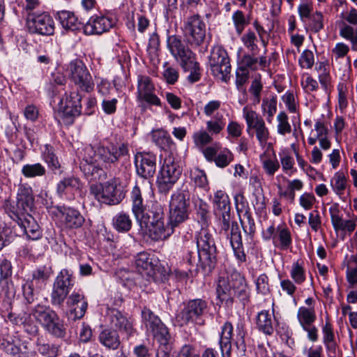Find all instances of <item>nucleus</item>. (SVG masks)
Returning a JSON list of instances; mask_svg holds the SVG:
<instances>
[{
    "label": "nucleus",
    "instance_id": "1",
    "mask_svg": "<svg viewBox=\"0 0 357 357\" xmlns=\"http://www.w3.org/2000/svg\"><path fill=\"white\" fill-rule=\"evenodd\" d=\"M34 207L32 188L27 183H20L16 202L6 200L3 208L6 213L23 229L29 239L38 240L42 236L40 226L30 214Z\"/></svg>",
    "mask_w": 357,
    "mask_h": 357
},
{
    "label": "nucleus",
    "instance_id": "2",
    "mask_svg": "<svg viewBox=\"0 0 357 357\" xmlns=\"http://www.w3.org/2000/svg\"><path fill=\"white\" fill-rule=\"evenodd\" d=\"M128 154V149L124 144L118 146L112 145L110 147L101 146L96 148L86 147L84 156V160L86 162V165H83L84 169L93 175L95 172L103 168H108L111 164Z\"/></svg>",
    "mask_w": 357,
    "mask_h": 357
},
{
    "label": "nucleus",
    "instance_id": "3",
    "mask_svg": "<svg viewBox=\"0 0 357 357\" xmlns=\"http://www.w3.org/2000/svg\"><path fill=\"white\" fill-rule=\"evenodd\" d=\"M197 250L188 251L185 260L190 265H196L204 273H209L217 262V249L213 234L207 229H202L197 238Z\"/></svg>",
    "mask_w": 357,
    "mask_h": 357
},
{
    "label": "nucleus",
    "instance_id": "4",
    "mask_svg": "<svg viewBox=\"0 0 357 357\" xmlns=\"http://www.w3.org/2000/svg\"><path fill=\"white\" fill-rule=\"evenodd\" d=\"M217 297L227 306L234 303V297L245 304L249 301V292L245 278L237 271H233L229 275L220 277L216 287Z\"/></svg>",
    "mask_w": 357,
    "mask_h": 357
},
{
    "label": "nucleus",
    "instance_id": "5",
    "mask_svg": "<svg viewBox=\"0 0 357 357\" xmlns=\"http://www.w3.org/2000/svg\"><path fill=\"white\" fill-rule=\"evenodd\" d=\"M142 323L146 334L152 337L160 345L155 357H169L168 352L171 335L167 326L149 308L144 307L141 312Z\"/></svg>",
    "mask_w": 357,
    "mask_h": 357
},
{
    "label": "nucleus",
    "instance_id": "6",
    "mask_svg": "<svg viewBox=\"0 0 357 357\" xmlns=\"http://www.w3.org/2000/svg\"><path fill=\"white\" fill-rule=\"evenodd\" d=\"M218 219L219 233L229 238L231 246L236 257L240 261L245 259L243 252L240 227L235 221H231V211H225L215 213Z\"/></svg>",
    "mask_w": 357,
    "mask_h": 357
},
{
    "label": "nucleus",
    "instance_id": "7",
    "mask_svg": "<svg viewBox=\"0 0 357 357\" xmlns=\"http://www.w3.org/2000/svg\"><path fill=\"white\" fill-rule=\"evenodd\" d=\"M90 192L101 203L116 205L125 198L126 185L120 178H114L103 184L91 185Z\"/></svg>",
    "mask_w": 357,
    "mask_h": 357
},
{
    "label": "nucleus",
    "instance_id": "8",
    "mask_svg": "<svg viewBox=\"0 0 357 357\" xmlns=\"http://www.w3.org/2000/svg\"><path fill=\"white\" fill-rule=\"evenodd\" d=\"M245 325L242 321L236 324V334L234 333V326L230 321H225L221 326L219 344L222 357H231L232 342L237 347H245L246 335Z\"/></svg>",
    "mask_w": 357,
    "mask_h": 357
},
{
    "label": "nucleus",
    "instance_id": "9",
    "mask_svg": "<svg viewBox=\"0 0 357 357\" xmlns=\"http://www.w3.org/2000/svg\"><path fill=\"white\" fill-rule=\"evenodd\" d=\"M182 174V167L172 157L166 158L157 178L160 192L167 194L177 182Z\"/></svg>",
    "mask_w": 357,
    "mask_h": 357
},
{
    "label": "nucleus",
    "instance_id": "10",
    "mask_svg": "<svg viewBox=\"0 0 357 357\" xmlns=\"http://www.w3.org/2000/svg\"><path fill=\"white\" fill-rule=\"evenodd\" d=\"M190 204V194L188 190H178L172 195L169 218L172 225L178 226L188 219Z\"/></svg>",
    "mask_w": 357,
    "mask_h": 357
},
{
    "label": "nucleus",
    "instance_id": "11",
    "mask_svg": "<svg viewBox=\"0 0 357 357\" xmlns=\"http://www.w3.org/2000/svg\"><path fill=\"white\" fill-rule=\"evenodd\" d=\"M208 303L205 300L195 298L183 303V307L176 314V322L180 326L195 322L207 311Z\"/></svg>",
    "mask_w": 357,
    "mask_h": 357
},
{
    "label": "nucleus",
    "instance_id": "12",
    "mask_svg": "<svg viewBox=\"0 0 357 357\" xmlns=\"http://www.w3.org/2000/svg\"><path fill=\"white\" fill-rule=\"evenodd\" d=\"M183 31L190 46L199 47L206 37V25L199 15H193L185 20Z\"/></svg>",
    "mask_w": 357,
    "mask_h": 357
},
{
    "label": "nucleus",
    "instance_id": "13",
    "mask_svg": "<svg viewBox=\"0 0 357 357\" xmlns=\"http://www.w3.org/2000/svg\"><path fill=\"white\" fill-rule=\"evenodd\" d=\"M208 63L212 74L226 81L231 71L229 58L227 51L221 46H215L211 52Z\"/></svg>",
    "mask_w": 357,
    "mask_h": 357
},
{
    "label": "nucleus",
    "instance_id": "14",
    "mask_svg": "<svg viewBox=\"0 0 357 357\" xmlns=\"http://www.w3.org/2000/svg\"><path fill=\"white\" fill-rule=\"evenodd\" d=\"M26 25L31 33L42 36H52L54 32V22L52 17L46 12L30 13L27 15Z\"/></svg>",
    "mask_w": 357,
    "mask_h": 357
},
{
    "label": "nucleus",
    "instance_id": "15",
    "mask_svg": "<svg viewBox=\"0 0 357 357\" xmlns=\"http://www.w3.org/2000/svg\"><path fill=\"white\" fill-rule=\"evenodd\" d=\"M68 70L73 82L81 91L90 93L93 90L95 84L92 76L81 60L72 61Z\"/></svg>",
    "mask_w": 357,
    "mask_h": 357
},
{
    "label": "nucleus",
    "instance_id": "16",
    "mask_svg": "<svg viewBox=\"0 0 357 357\" xmlns=\"http://www.w3.org/2000/svg\"><path fill=\"white\" fill-rule=\"evenodd\" d=\"M73 286L72 274L70 271L67 269L61 271L54 282L51 303L54 306H61Z\"/></svg>",
    "mask_w": 357,
    "mask_h": 357
},
{
    "label": "nucleus",
    "instance_id": "17",
    "mask_svg": "<svg viewBox=\"0 0 357 357\" xmlns=\"http://www.w3.org/2000/svg\"><path fill=\"white\" fill-rule=\"evenodd\" d=\"M167 48L180 65H185L195 54L177 35H169L167 38Z\"/></svg>",
    "mask_w": 357,
    "mask_h": 357
},
{
    "label": "nucleus",
    "instance_id": "18",
    "mask_svg": "<svg viewBox=\"0 0 357 357\" xmlns=\"http://www.w3.org/2000/svg\"><path fill=\"white\" fill-rule=\"evenodd\" d=\"M81 100V96L76 91L66 93V98L61 100L59 109L66 119V123H73L74 119L80 115Z\"/></svg>",
    "mask_w": 357,
    "mask_h": 357
},
{
    "label": "nucleus",
    "instance_id": "19",
    "mask_svg": "<svg viewBox=\"0 0 357 357\" xmlns=\"http://www.w3.org/2000/svg\"><path fill=\"white\" fill-rule=\"evenodd\" d=\"M135 165L137 175L144 178H151L156 170V156L150 153H137Z\"/></svg>",
    "mask_w": 357,
    "mask_h": 357
},
{
    "label": "nucleus",
    "instance_id": "20",
    "mask_svg": "<svg viewBox=\"0 0 357 357\" xmlns=\"http://www.w3.org/2000/svg\"><path fill=\"white\" fill-rule=\"evenodd\" d=\"M155 86L151 79L146 76H140L138 79L137 99L144 101L151 106L160 107V98L154 93Z\"/></svg>",
    "mask_w": 357,
    "mask_h": 357
},
{
    "label": "nucleus",
    "instance_id": "21",
    "mask_svg": "<svg viewBox=\"0 0 357 357\" xmlns=\"http://www.w3.org/2000/svg\"><path fill=\"white\" fill-rule=\"evenodd\" d=\"M329 214L335 231H342L349 235L354 231L357 225V216H353L349 220H344L342 215H340L339 206L337 204H333L329 208Z\"/></svg>",
    "mask_w": 357,
    "mask_h": 357
},
{
    "label": "nucleus",
    "instance_id": "22",
    "mask_svg": "<svg viewBox=\"0 0 357 357\" xmlns=\"http://www.w3.org/2000/svg\"><path fill=\"white\" fill-rule=\"evenodd\" d=\"M158 264V261L146 252L138 253L135 258V265L137 271L153 280L157 278Z\"/></svg>",
    "mask_w": 357,
    "mask_h": 357
},
{
    "label": "nucleus",
    "instance_id": "23",
    "mask_svg": "<svg viewBox=\"0 0 357 357\" xmlns=\"http://www.w3.org/2000/svg\"><path fill=\"white\" fill-rule=\"evenodd\" d=\"M61 222L66 228L70 229L80 228L85 219L79 211L74 208L59 206L56 207Z\"/></svg>",
    "mask_w": 357,
    "mask_h": 357
},
{
    "label": "nucleus",
    "instance_id": "24",
    "mask_svg": "<svg viewBox=\"0 0 357 357\" xmlns=\"http://www.w3.org/2000/svg\"><path fill=\"white\" fill-rule=\"evenodd\" d=\"M144 227L148 231L149 237L155 241H158L169 238L174 233V229L178 226L172 225L170 218H169L166 225L164 224V220H162L144 225Z\"/></svg>",
    "mask_w": 357,
    "mask_h": 357
},
{
    "label": "nucleus",
    "instance_id": "25",
    "mask_svg": "<svg viewBox=\"0 0 357 357\" xmlns=\"http://www.w3.org/2000/svg\"><path fill=\"white\" fill-rule=\"evenodd\" d=\"M114 24L113 20L105 16H93L83 26L86 35L101 34L109 31Z\"/></svg>",
    "mask_w": 357,
    "mask_h": 357
},
{
    "label": "nucleus",
    "instance_id": "26",
    "mask_svg": "<svg viewBox=\"0 0 357 357\" xmlns=\"http://www.w3.org/2000/svg\"><path fill=\"white\" fill-rule=\"evenodd\" d=\"M31 315L45 330L59 315L50 306L38 304L31 311Z\"/></svg>",
    "mask_w": 357,
    "mask_h": 357
},
{
    "label": "nucleus",
    "instance_id": "27",
    "mask_svg": "<svg viewBox=\"0 0 357 357\" xmlns=\"http://www.w3.org/2000/svg\"><path fill=\"white\" fill-rule=\"evenodd\" d=\"M66 305L74 319H82L88 307V303L84 295L78 292H73L68 298Z\"/></svg>",
    "mask_w": 357,
    "mask_h": 357
},
{
    "label": "nucleus",
    "instance_id": "28",
    "mask_svg": "<svg viewBox=\"0 0 357 357\" xmlns=\"http://www.w3.org/2000/svg\"><path fill=\"white\" fill-rule=\"evenodd\" d=\"M109 320L114 327L124 332L129 337L132 336L135 332L132 321L117 310L110 311Z\"/></svg>",
    "mask_w": 357,
    "mask_h": 357
},
{
    "label": "nucleus",
    "instance_id": "29",
    "mask_svg": "<svg viewBox=\"0 0 357 357\" xmlns=\"http://www.w3.org/2000/svg\"><path fill=\"white\" fill-rule=\"evenodd\" d=\"M82 183L79 178L75 176H68L63 178L57 184L56 190L60 196L72 194L75 192H79Z\"/></svg>",
    "mask_w": 357,
    "mask_h": 357
},
{
    "label": "nucleus",
    "instance_id": "30",
    "mask_svg": "<svg viewBox=\"0 0 357 357\" xmlns=\"http://www.w3.org/2000/svg\"><path fill=\"white\" fill-rule=\"evenodd\" d=\"M257 54H245L243 56L241 61L239 62L238 66L247 70L255 71L259 66L264 69L267 66L266 58L264 56H261L259 58L256 56Z\"/></svg>",
    "mask_w": 357,
    "mask_h": 357
},
{
    "label": "nucleus",
    "instance_id": "31",
    "mask_svg": "<svg viewBox=\"0 0 357 357\" xmlns=\"http://www.w3.org/2000/svg\"><path fill=\"white\" fill-rule=\"evenodd\" d=\"M162 220H164V208L160 204L157 202L153 203L139 219L142 227Z\"/></svg>",
    "mask_w": 357,
    "mask_h": 357
},
{
    "label": "nucleus",
    "instance_id": "32",
    "mask_svg": "<svg viewBox=\"0 0 357 357\" xmlns=\"http://www.w3.org/2000/svg\"><path fill=\"white\" fill-rule=\"evenodd\" d=\"M99 342L109 349L116 350L121 344L118 332L114 329L107 328L100 332Z\"/></svg>",
    "mask_w": 357,
    "mask_h": 357
},
{
    "label": "nucleus",
    "instance_id": "33",
    "mask_svg": "<svg viewBox=\"0 0 357 357\" xmlns=\"http://www.w3.org/2000/svg\"><path fill=\"white\" fill-rule=\"evenodd\" d=\"M59 20L63 29L70 31H77L83 28L74 13L68 10H61L57 13Z\"/></svg>",
    "mask_w": 357,
    "mask_h": 357
},
{
    "label": "nucleus",
    "instance_id": "34",
    "mask_svg": "<svg viewBox=\"0 0 357 357\" xmlns=\"http://www.w3.org/2000/svg\"><path fill=\"white\" fill-rule=\"evenodd\" d=\"M132 211L136 219L139 220L146 212V205L142 197V192L137 185H135L131 192Z\"/></svg>",
    "mask_w": 357,
    "mask_h": 357
},
{
    "label": "nucleus",
    "instance_id": "35",
    "mask_svg": "<svg viewBox=\"0 0 357 357\" xmlns=\"http://www.w3.org/2000/svg\"><path fill=\"white\" fill-rule=\"evenodd\" d=\"M243 116L245 120L247 131L249 134H250V131L265 123L264 119L248 106H245L243 107Z\"/></svg>",
    "mask_w": 357,
    "mask_h": 357
},
{
    "label": "nucleus",
    "instance_id": "36",
    "mask_svg": "<svg viewBox=\"0 0 357 357\" xmlns=\"http://www.w3.org/2000/svg\"><path fill=\"white\" fill-rule=\"evenodd\" d=\"M52 274V268L49 266H41L33 271L32 280L30 282L36 286V289L43 288L47 281Z\"/></svg>",
    "mask_w": 357,
    "mask_h": 357
},
{
    "label": "nucleus",
    "instance_id": "37",
    "mask_svg": "<svg viewBox=\"0 0 357 357\" xmlns=\"http://www.w3.org/2000/svg\"><path fill=\"white\" fill-rule=\"evenodd\" d=\"M323 333V343L324 344L326 349L335 353L337 348V344L335 341V334L333 328L329 320L327 319L326 323L321 328Z\"/></svg>",
    "mask_w": 357,
    "mask_h": 357
},
{
    "label": "nucleus",
    "instance_id": "38",
    "mask_svg": "<svg viewBox=\"0 0 357 357\" xmlns=\"http://www.w3.org/2000/svg\"><path fill=\"white\" fill-rule=\"evenodd\" d=\"M257 328L267 335H271L273 333V321L271 314L266 310H262L258 313L257 317Z\"/></svg>",
    "mask_w": 357,
    "mask_h": 357
},
{
    "label": "nucleus",
    "instance_id": "39",
    "mask_svg": "<svg viewBox=\"0 0 357 357\" xmlns=\"http://www.w3.org/2000/svg\"><path fill=\"white\" fill-rule=\"evenodd\" d=\"M214 213L225 211H231V205L229 196L223 190H218L215 192L213 199Z\"/></svg>",
    "mask_w": 357,
    "mask_h": 357
},
{
    "label": "nucleus",
    "instance_id": "40",
    "mask_svg": "<svg viewBox=\"0 0 357 357\" xmlns=\"http://www.w3.org/2000/svg\"><path fill=\"white\" fill-rule=\"evenodd\" d=\"M132 224L130 215L123 211L117 213L113 218V226L119 232L128 231Z\"/></svg>",
    "mask_w": 357,
    "mask_h": 357
},
{
    "label": "nucleus",
    "instance_id": "41",
    "mask_svg": "<svg viewBox=\"0 0 357 357\" xmlns=\"http://www.w3.org/2000/svg\"><path fill=\"white\" fill-rule=\"evenodd\" d=\"M152 141L161 149H167L172 144V140L168 132L164 130H157L152 132Z\"/></svg>",
    "mask_w": 357,
    "mask_h": 357
},
{
    "label": "nucleus",
    "instance_id": "42",
    "mask_svg": "<svg viewBox=\"0 0 357 357\" xmlns=\"http://www.w3.org/2000/svg\"><path fill=\"white\" fill-rule=\"evenodd\" d=\"M297 318L301 327L312 325L316 320L314 309L306 307H299Z\"/></svg>",
    "mask_w": 357,
    "mask_h": 357
},
{
    "label": "nucleus",
    "instance_id": "43",
    "mask_svg": "<svg viewBox=\"0 0 357 357\" xmlns=\"http://www.w3.org/2000/svg\"><path fill=\"white\" fill-rule=\"evenodd\" d=\"M340 35L351 43L352 50L357 51V26L343 24L340 29Z\"/></svg>",
    "mask_w": 357,
    "mask_h": 357
},
{
    "label": "nucleus",
    "instance_id": "44",
    "mask_svg": "<svg viewBox=\"0 0 357 357\" xmlns=\"http://www.w3.org/2000/svg\"><path fill=\"white\" fill-rule=\"evenodd\" d=\"M45 331L56 338H63L66 335V328L64 321L59 316L50 326H47Z\"/></svg>",
    "mask_w": 357,
    "mask_h": 357
},
{
    "label": "nucleus",
    "instance_id": "45",
    "mask_svg": "<svg viewBox=\"0 0 357 357\" xmlns=\"http://www.w3.org/2000/svg\"><path fill=\"white\" fill-rule=\"evenodd\" d=\"M45 172V168L40 163L26 164L22 168V174L26 178L42 176Z\"/></svg>",
    "mask_w": 357,
    "mask_h": 357
},
{
    "label": "nucleus",
    "instance_id": "46",
    "mask_svg": "<svg viewBox=\"0 0 357 357\" xmlns=\"http://www.w3.org/2000/svg\"><path fill=\"white\" fill-rule=\"evenodd\" d=\"M261 110L264 114H266V121L271 123L274 114L277 111V99L275 97L271 98H264L261 104Z\"/></svg>",
    "mask_w": 357,
    "mask_h": 357
},
{
    "label": "nucleus",
    "instance_id": "47",
    "mask_svg": "<svg viewBox=\"0 0 357 357\" xmlns=\"http://www.w3.org/2000/svg\"><path fill=\"white\" fill-rule=\"evenodd\" d=\"M347 178L343 172H337L335 174L331 181V185L337 195H341L343 194L347 187Z\"/></svg>",
    "mask_w": 357,
    "mask_h": 357
},
{
    "label": "nucleus",
    "instance_id": "48",
    "mask_svg": "<svg viewBox=\"0 0 357 357\" xmlns=\"http://www.w3.org/2000/svg\"><path fill=\"white\" fill-rule=\"evenodd\" d=\"M185 70H190V73L188 77L190 82L194 83L200 79L199 64L195 61V58L191 59L185 65H181Z\"/></svg>",
    "mask_w": 357,
    "mask_h": 357
},
{
    "label": "nucleus",
    "instance_id": "49",
    "mask_svg": "<svg viewBox=\"0 0 357 357\" xmlns=\"http://www.w3.org/2000/svg\"><path fill=\"white\" fill-rule=\"evenodd\" d=\"M250 135H255L259 144L261 147L264 148L270 138V132L266 123L250 131Z\"/></svg>",
    "mask_w": 357,
    "mask_h": 357
},
{
    "label": "nucleus",
    "instance_id": "50",
    "mask_svg": "<svg viewBox=\"0 0 357 357\" xmlns=\"http://www.w3.org/2000/svg\"><path fill=\"white\" fill-rule=\"evenodd\" d=\"M232 21L235 27L236 32L241 35L245 27L250 23V20L247 18L241 10H236L232 15Z\"/></svg>",
    "mask_w": 357,
    "mask_h": 357
},
{
    "label": "nucleus",
    "instance_id": "51",
    "mask_svg": "<svg viewBox=\"0 0 357 357\" xmlns=\"http://www.w3.org/2000/svg\"><path fill=\"white\" fill-rule=\"evenodd\" d=\"M190 177L194 182L195 186L205 188L208 186V180L204 171L198 168L191 169L190 171Z\"/></svg>",
    "mask_w": 357,
    "mask_h": 357
},
{
    "label": "nucleus",
    "instance_id": "52",
    "mask_svg": "<svg viewBox=\"0 0 357 357\" xmlns=\"http://www.w3.org/2000/svg\"><path fill=\"white\" fill-rule=\"evenodd\" d=\"M37 350L45 357H56L59 354V347L53 344L37 342Z\"/></svg>",
    "mask_w": 357,
    "mask_h": 357
},
{
    "label": "nucleus",
    "instance_id": "53",
    "mask_svg": "<svg viewBox=\"0 0 357 357\" xmlns=\"http://www.w3.org/2000/svg\"><path fill=\"white\" fill-rule=\"evenodd\" d=\"M241 40L244 46L249 50V54L258 53L259 47L256 44L257 37L253 31H248L242 36Z\"/></svg>",
    "mask_w": 357,
    "mask_h": 357
},
{
    "label": "nucleus",
    "instance_id": "54",
    "mask_svg": "<svg viewBox=\"0 0 357 357\" xmlns=\"http://www.w3.org/2000/svg\"><path fill=\"white\" fill-rule=\"evenodd\" d=\"M234 160L233 153L227 149L220 150L214 162L217 167L224 168Z\"/></svg>",
    "mask_w": 357,
    "mask_h": 357
},
{
    "label": "nucleus",
    "instance_id": "55",
    "mask_svg": "<svg viewBox=\"0 0 357 357\" xmlns=\"http://www.w3.org/2000/svg\"><path fill=\"white\" fill-rule=\"evenodd\" d=\"M278 132L281 135H285L291 132V126L289 123V117L284 112H280L277 116Z\"/></svg>",
    "mask_w": 357,
    "mask_h": 357
},
{
    "label": "nucleus",
    "instance_id": "56",
    "mask_svg": "<svg viewBox=\"0 0 357 357\" xmlns=\"http://www.w3.org/2000/svg\"><path fill=\"white\" fill-rule=\"evenodd\" d=\"M280 160L282 170L285 174L291 176L296 172V169L294 167V159L288 153L283 152L282 153H280Z\"/></svg>",
    "mask_w": 357,
    "mask_h": 357
},
{
    "label": "nucleus",
    "instance_id": "57",
    "mask_svg": "<svg viewBox=\"0 0 357 357\" xmlns=\"http://www.w3.org/2000/svg\"><path fill=\"white\" fill-rule=\"evenodd\" d=\"M291 278L298 284L305 280V273L303 266L298 261L294 262L290 271Z\"/></svg>",
    "mask_w": 357,
    "mask_h": 357
},
{
    "label": "nucleus",
    "instance_id": "58",
    "mask_svg": "<svg viewBox=\"0 0 357 357\" xmlns=\"http://www.w3.org/2000/svg\"><path fill=\"white\" fill-rule=\"evenodd\" d=\"M236 85L238 90L245 93L246 89L244 87V84L247 82L249 78V72L238 66L236 71Z\"/></svg>",
    "mask_w": 357,
    "mask_h": 357
},
{
    "label": "nucleus",
    "instance_id": "59",
    "mask_svg": "<svg viewBox=\"0 0 357 357\" xmlns=\"http://www.w3.org/2000/svg\"><path fill=\"white\" fill-rule=\"evenodd\" d=\"M0 347L8 354L14 357H26V354L22 351L20 347L13 342L3 340Z\"/></svg>",
    "mask_w": 357,
    "mask_h": 357
},
{
    "label": "nucleus",
    "instance_id": "60",
    "mask_svg": "<svg viewBox=\"0 0 357 357\" xmlns=\"http://www.w3.org/2000/svg\"><path fill=\"white\" fill-rule=\"evenodd\" d=\"M44 159L48 164L50 168L52 170H56L60 168L61 165L58 158L54 154L52 149L49 146H45V149L44 151Z\"/></svg>",
    "mask_w": 357,
    "mask_h": 357
},
{
    "label": "nucleus",
    "instance_id": "61",
    "mask_svg": "<svg viewBox=\"0 0 357 357\" xmlns=\"http://www.w3.org/2000/svg\"><path fill=\"white\" fill-rule=\"evenodd\" d=\"M309 26L315 33L319 32L324 28V16L321 12L317 11L309 18Z\"/></svg>",
    "mask_w": 357,
    "mask_h": 357
},
{
    "label": "nucleus",
    "instance_id": "62",
    "mask_svg": "<svg viewBox=\"0 0 357 357\" xmlns=\"http://www.w3.org/2000/svg\"><path fill=\"white\" fill-rule=\"evenodd\" d=\"M195 144L198 146H204L213 140L212 137L206 130H199L195 132L192 135Z\"/></svg>",
    "mask_w": 357,
    "mask_h": 357
},
{
    "label": "nucleus",
    "instance_id": "63",
    "mask_svg": "<svg viewBox=\"0 0 357 357\" xmlns=\"http://www.w3.org/2000/svg\"><path fill=\"white\" fill-rule=\"evenodd\" d=\"M262 167L266 174L273 176L280 168V163L276 158H266L262 160Z\"/></svg>",
    "mask_w": 357,
    "mask_h": 357
},
{
    "label": "nucleus",
    "instance_id": "64",
    "mask_svg": "<svg viewBox=\"0 0 357 357\" xmlns=\"http://www.w3.org/2000/svg\"><path fill=\"white\" fill-rule=\"evenodd\" d=\"M298 61L301 68L307 69L311 68L314 62L313 52L309 50H304L301 54Z\"/></svg>",
    "mask_w": 357,
    "mask_h": 357
}]
</instances>
